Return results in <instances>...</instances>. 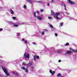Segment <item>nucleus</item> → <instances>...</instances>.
<instances>
[{
    "label": "nucleus",
    "mask_w": 77,
    "mask_h": 77,
    "mask_svg": "<svg viewBox=\"0 0 77 77\" xmlns=\"http://www.w3.org/2000/svg\"><path fill=\"white\" fill-rule=\"evenodd\" d=\"M18 38H19L18 37Z\"/></svg>",
    "instance_id": "53"
},
{
    "label": "nucleus",
    "mask_w": 77,
    "mask_h": 77,
    "mask_svg": "<svg viewBox=\"0 0 77 77\" xmlns=\"http://www.w3.org/2000/svg\"><path fill=\"white\" fill-rule=\"evenodd\" d=\"M64 9L66 11V5L65 4L64 5Z\"/></svg>",
    "instance_id": "22"
},
{
    "label": "nucleus",
    "mask_w": 77,
    "mask_h": 77,
    "mask_svg": "<svg viewBox=\"0 0 77 77\" xmlns=\"http://www.w3.org/2000/svg\"><path fill=\"white\" fill-rule=\"evenodd\" d=\"M36 59H39V56H37L36 55H35L34 57V60H36Z\"/></svg>",
    "instance_id": "8"
},
{
    "label": "nucleus",
    "mask_w": 77,
    "mask_h": 77,
    "mask_svg": "<svg viewBox=\"0 0 77 77\" xmlns=\"http://www.w3.org/2000/svg\"><path fill=\"white\" fill-rule=\"evenodd\" d=\"M70 20H75V19H73V18H70Z\"/></svg>",
    "instance_id": "34"
},
{
    "label": "nucleus",
    "mask_w": 77,
    "mask_h": 77,
    "mask_svg": "<svg viewBox=\"0 0 77 77\" xmlns=\"http://www.w3.org/2000/svg\"><path fill=\"white\" fill-rule=\"evenodd\" d=\"M60 13H59L57 12L55 14H54V18H55L57 20H58L59 19V17H58V16L59 15Z\"/></svg>",
    "instance_id": "4"
},
{
    "label": "nucleus",
    "mask_w": 77,
    "mask_h": 77,
    "mask_svg": "<svg viewBox=\"0 0 77 77\" xmlns=\"http://www.w3.org/2000/svg\"><path fill=\"white\" fill-rule=\"evenodd\" d=\"M48 6H50V3L48 4Z\"/></svg>",
    "instance_id": "42"
},
{
    "label": "nucleus",
    "mask_w": 77,
    "mask_h": 77,
    "mask_svg": "<svg viewBox=\"0 0 77 77\" xmlns=\"http://www.w3.org/2000/svg\"><path fill=\"white\" fill-rule=\"evenodd\" d=\"M72 51H73L74 52H77V50L72 49Z\"/></svg>",
    "instance_id": "20"
},
{
    "label": "nucleus",
    "mask_w": 77,
    "mask_h": 77,
    "mask_svg": "<svg viewBox=\"0 0 77 77\" xmlns=\"http://www.w3.org/2000/svg\"><path fill=\"white\" fill-rule=\"evenodd\" d=\"M40 11L41 12H43V11H44V10L43 9H41Z\"/></svg>",
    "instance_id": "37"
},
{
    "label": "nucleus",
    "mask_w": 77,
    "mask_h": 77,
    "mask_svg": "<svg viewBox=\"0 0 77 77\" xmlns=\"http://www.w3.org/2000/svg\"><path fill=\"white\" fill-rule=\"evenodd\" d=\"M23 8H24V9H26V8H27V6H26V5H24L23 6Z\"/></svg>",
    "instance_id": "21"
},
{
    "label": "nucleus",
    "mask_w": 77,
    "mask_h": 77,
    "mask_svg": "<svg viewBox=\"0 0 77 77\" xmlns=\"http://www.w3.org/2000/svg\"><path fill=\"white\" fill-rule=\"evenodd\" d=\"M2 62H3V61H2Z\"/></svg>",
    "instance_id": "50"
},
{
    "label": "nucleus",
    "mask_w": 77,
    "mask_h": 77,
    "mask_svg": "<svg viewBox=\"0 0 77 77\" xmlns=\"http://www.w3.org/2000/svg\"><path fill=\"white\" fill-rule=\"evenodd\" d=\"M2 69L7 75H9V73H8V70L6 68L4 67H2Z\"/></svg>",
    "instance_id": "2"
},
{
    "label": "nucleus",
    "mask_w": 77,
    "mask_h": 77,
    "mask_svg": "<svg viewBox=\"0 0 77 77\" xmlns=\"http://www.w3.org/2000/svg\"><path fill=\"white\" fill-rule=\"evenodd\" d=\"M69 44L68 43H67L66 44V45H69Z\"/></svg>",
    "instance_id": "30"
},
{
    "label": "nucleus",
    "mask_w": 77,
    "mask_h": 77,
    "mask_svg": "<svg viewBox=\"0 0 77 77\" xmlns=\"http://www.w3.org/2000/svg\"><path fill=\"white\" fill-rule=\"evenodd\" d=\"M34 15L35 17H36V12H34Z\"/></svg>",
    "instance_id": "19"
},
{
    "label": "nucleus",
    "mask_w": 77,
    "mask_h": 77,
    "mask_svg": "<svg viewBox=\"0 0 77 77\" xmlns=\"http://www.w3.org/2000/svg\"><path fill=\"white\" fill-rule=\"evenodd\" d=\"M60 52H61V51H57V53H60Z\"/></svg>",
    "instance_id": "40"
},
{
    "label": "nucleus",
    "mask_w": 77,
    "mask_h": 77,
    "mask_svg": "<svg viewBox=\"0 0 77 77\" xmlns=\"http://www.w3.org/2000/svg\"><path fill=\"white\" fill-rule=\"evenodd\" d=\"M38 3H42V2H41V1H38Z\"/></svg>",
    "instance_id": "29"
},
{
    "label": "nucleus",
    "mask_w": 77,
    "mask_h": 77,
    "mask_svg": "<svg viewBox=\"0 0 77 77\" xmlns=\"http://www.w3.org/2000/svg\"><path fill=\"white\" fill-rule=\"evenodd\" d=\"M51 14L52 15H54V12H52Z\"/></svg>",
    "instance_id": "27"
},
{
    "label": "nucleus",
    "mask_w": 77,
    "mask_h": 77,
    "mask_svg": "<svg viewBox=\"0 0 77 77\" xmlns=\"http://www.w3.org/2000/svg\"><path fill=\"white\" fill-rule=\"evenodd\" d=\"M8 23L10 24H13V23L12 22L8 21Z\"/></svg>",
    "instance_id": "18"
},
{
    "label": "nucleus",
    "mask_w": 77,
    "mask_h": 77,
    "mask_svg": "<svg viewBox=\"0 0 77 77\" xmlns=\"http://www.w3.org/2000/svg\"><path fill=\"white\" fill-rule=\"evenodd\" d=\"M72 53V52L70 51H67V54H71Z\"/></svg>",
    "instance_id": "12"
},
{
    "label": "nucleus",
    "mask_w": 77,
    "mask_h": 77,
    "mask_svg": "<svg viewBox=\"0 0 77 77\" xmlns=\"http://www.w3.org/2000/svg\"><path fill=\"white\" fill-rule=\"evenodd\" d=\"M22 40L23 41H24V44H27V43L28 42H27V40H24V39H23Z\"/></svg>",
    "instance_id": "11"
},
{
    "label": "nucleus",
    "mask_w": 77,
    "mask_h": 77,
    "mask_svg": "<svg viewBox=\"0 0 77 77\" xmlns=\"http://www.w3.org/2000/svg\"><path fill=\"white\" fill-rule=\"evenodd\" d=\"M26 65V64L24 63V62H23V66H24Z\"/></svg>",
    "instance_id": "32"
},
{
    "label": "nucleus",
    "mask_w": 77,
    "mask_h": 77,
    "mask_svg": "<svg viewBox=\"0 0 77 77\" xmlns=\"http://www.w3.org/2000/svg\"><path fill=\"white\" fill-rule=\"evenodd\" d=\"M37 14H39V11H37Z\"/></svg>",
    "instance_id": "43"
},
{
    "label": "nucleus",
    "mask_w": 77,
    "mask_h": 77,
    "mask_svg": "<svg viewBox=\"0 0 77 77\" xmlns=\"http://www.w3.org/2000/svg\"><path fill=\"white\" fill-rule=\"evenodd\" d=\"M10 12L11 14H14V11L12 10V9H10Z\"/></svg>",
    "instance_id": "13"
},
{
    "label": "nucleus",
    "mask_w": 77,
    "mask_h": 77,
    "mask_svg": "<svg viewBox=\"0 0 77 77\" xmlns=\"http://www.w3.org/2000/svg\"><path fill=\"white\" fill-rule=\"evenodd\" d=\"M15 74L16 75H18V73H16Z\"/></svg>",
    "instance_id": "39"
},
{
    "label": "nucleus",
    "mask_w": 77,
    "mask_h": 77,
    "mask_svg": "<svg viewBox=\"0 0 77 77\" xmlns=\"http://www.w3.org/2000/svg\"><path fill=\"white\" fill-rule=\"evenodd\" d=\"M50 26V27H51V28H54L53 26V25H49Z\"/></svg>",
    "instance_id": "24"
},
{
    "label": "nucleus",
    "mask_w": 77,
    "mask_h": 77,
    "mask_svg": "<svg viewBox=\"0 0 77 77\" xmlns=\"http://www.w3.org/2000/svg\"><path fill=\"white\" fill-rule=\"evenodd\" d=\"M27 66H30L31 70L33 71L35 70V68H34V67L33 66H32V62H29V63L27 64Z\"/></svg>",
    "instance_id": "1"
},
{
    "label": "nucleus",
    "mask_w": 77,
    "mask_h": 77,
    "mask_svg": "<svg viewBox=\"0 0 77 77\" xmlns=\"http://www.w3.org/2000/svg\"><path fill=\"white\" fill-rule=\"evenodd\" d=\"M2 30H3V29H2V28L0 29V31H2Z\"/></svg>",
    "instance_id": "35"
},
{
    "label": "nucleus",
    "mask_w": 77,
    "mask_h": 77,
    "mask_svg": "<svg viewBox=\"0 0 77 77\" xmlns=\"http://www.w3.org/2000/svg\"><path fill=\"white\" fill-rule=\"evenodd\" d=\"M68 1H69V3L70 4V5H75V3L74 2L72 1H71L70 0H68Z\"/></svg>",
    "instance_id": "7"
},
{
    "label": "nucleus",
    "mask_w": 77,
    "mask_h": 77,
    "mask_svg": "<svg viewBox=\"0 0 77 77\" xmlns=\"http://www.w3.org/2000/svg\"><path fill=\"white\" fill-rule=\"evenodd\" d=\"M14 26L15 27H18V25L14 24Z\"/></svg>",
    "instance_id": "26"
},
{
    "label": "nucleus",
    "mask_w": 77,
    "mask_h": 77,
    "mask_svg": "<svg viewBox=\"0 0 77 77\" xmlns=\"http://www.w3.org/2000/svg\"><path fill=\"white\" fill-rule=\"evenodd\" d=\"M51 3H54V1H53V0H51Z\"/></svg>",
    "instance_id": "33"
},
{
    "label": "nucleus",
    "mask_w": 77,
    "mask_h": 77,
    "mask_svg": "<svg viewBox=\"0 0 77 77\" xmlns=\"http://www.w3.org/2000/svg\"><path fill=\"white\" fill-rule=\"evenodd\" d=\"M55 35L56 36H57V34L55 33Z\"/></svg>",
    "instance_id": "36"
},
{
    "label": "nucleus",
    "mask_w": 77,
    "mask_h": 77,
    "mask_svg": "<svg viewBox=\"0 0 77 77\" xmlns=\"http://www.w3.org/2000/svg\"><path fill=\"white\" fill-rule=\"evenodd\" d=\"M58 62H61V60H59Z\"/></svg>",
    "instance_id": "41"
},
{
    "label": "nucleus",
    "mask_w": 77,
    "mask_h": 77,
    "mask_svg": "<svg viewBox=\"0 0 77 77\" xmlns=\"http://www.w3.org/2000/svg\"><path fill=\"white\" fill-rule=\"evenodd\" d=\"M2 69L7 75H9V73H8V70L6 68L4 67H2Z\"/></svg>",
    "instance_id": "3"
},
{
    "label": "nucleus",
    "mask_w": 77,
    "mask_h": 77,
    "mask_svg": "<svg viewBox=\"0 0 77 77\" xmlns=\"http://www.w3.org/2000/svg\"><path fill=\"white\" fill-rule=\"evenodd\" d=\"M60 77H64V76H61Z\"/></svg>",
    "instance_id": "48"
},
{
    "label": "nucleus",
    "mask_w": 77,
    "mask_h": 77,
    "mask_svg": "<svg viewBox=\"0 0 77 77\" xmlns=\"http://www.w3.org/2000/svg\"><path fill=\"white\" fill-rule=\"evenodd\" d=\"M16 17H13L12 18L13 20H15L16 19Z\"/></svg>",
    "instance_id": "25"
},
{
    "label": "nucleus",
    "mask_w": 77,
    "mask_h": 77,
    "mask_svg": "<svg viewBox=\"0 0 77 77\" xmlns=\"http://www.w3.org/2000/svg\"><path fill=\"white\" fill-rule=\"evenodd\" d=\"M26 2L28 3H29L30 4H32V3H34L35 2H36V1L34 0H26Z\"/></svg>",
    "instance_id": "5"
},
{
    "label": "nucleus",
    "mask_w": 77,
    "mask_h": 77,
    "mask_svg": "<svg viewBox=\"0 0 77 77\" xmlns=\"http://www.w3.org/2000/svg\"><path fill=\"white\" fill-rule=\"evenodd\" d=\"M48 19H51H51H52V18H51V17H48Z\"/></svg>",
    "instance_id": "28"
},
{
    "label": "nucleus",
    "mask_w": 77,
    "mask_h": 77,
    "mask_svg": "<svg viewBox=\"0 0 77 77\" xmlns=\"http://www.w3.org/2000/svg\"><path fill=\"white\" fill-rule=\"evenodd\" d=\"M1 75H0V77H1Z\"/></svg>",
    "instance_id": "52"
},
{
    "label": "nucleus",
    "mask_w": 77,
    "mask_h": 77,
    "mask_svg": "<svg viewBox=\"0 0 77 77\" xmlns=\"http://www.w3.org/2000/svg\"><path fill=\"white\" fill-rule=\"evenodd\" d=\"M49 72L50 73H51V74L52 75H54V74L55 73V72L54 71L52 72V70H50Z\"/></svg>",
    "instance_id": "10"
},
{
    "label": "nucleus",
    "mask_w": 77,
    "mask_h": 77,
    "mask_svg": "<svg viewBox=\"0 0 77 77\" xmlns=\"http://www.w3.org/2000/svg\"><path fill=\"white\" fill-rule=\"evenodd\" d=\"M41 70H39L38 72H41Z\"/></svg>",
    "instance_id": "44"
},
{
    "label": "nucleus",
    "mask_w": 77,
    "mask_h": 77,
    "mask_svg": "<svg viewBox=\"0 0 77 77\" xmlns=\"http://www.w3.org/2000/svg\"><path fill=\"white\" fill-rule=\"evenodd\" d=\"M63 22L60 23V26H63Z\"/></svg>",
    "instance_id": "23"
},
{
    "label": "nucleus",
    "mask_w": 77,
    "mask_h": 77,
    "mask_svg": "<svg viewBox=\"0 0 77 77\" xmlns=\"http://www.w3.org/2000/svg\"><path fill=\"white\" fill-rule=\"evenodd\" d=\"M70 50H71V49L70 48Z\"/></svg>",
    "instance_id": "51"
},
{
    "label": "nucleus",
    "mask_w": 77,
    "mask_h": 77,
    "mask_svg": "<svg viewBox=\"0 0 77 77\" xmlns=\"http://www.w3.org/2000/svg\"><path fill=\"white\" fill-rule=\"evenodd\" d=\"M37 18L38 20H42V17L40 16H37Z\"/></svg>",
    "instance_id": "9"
},
{
    "label": "nucleus",
    "mask_w": 77,
    "mask_h": 77,
    "mask_svg": "<svg viewBox=\"0 0 77 77\" xmlns=\"http://www.w3.org/2000/svg\"><path fill=\"white\" fill-rule=\"evenodd\" d=\"M25 71L26 72V73H28V71H29V70H28V69L27 68H26L25 69Z\"/></svg>",
    "instance_id": "14"
},
{
    "label": "nucleus",
    "mask_w": 77,
    "mask_h": 77,
    "mask_svg": "<svg viewBox=\"0 0 77 77\" xmlns=\"http://www.w3.org/2000/svg\"><path fill=\"white\" fill-rule=\"evenodd\" d=\"M21 69H23V70H25L26 68H25V67L23 66L21 67Z\"/></svg>",
    "instance_id": "16"
},
{
    "label": "nucleus",
    "mask_w": 77,
    "mask_h": 77,
    "mask_svg": "<svg viewBox=\"0 0 77 77\" xmlns=\"http://www.w3.org/2000/svg\"><path fill=\"white\" fill-rule=\"evenodd\" d=\"M62 75L60 73H58L57 75V77H60Z\"/></svg>",
    "instance_id": "15"
},
{
    "label": "nucleus",
    "mask_w": 77,
    "mask_h": 77,
    "mask_svg": "<svg viewBox=\"0 0 77 77\" xmlns=\"http://www.w3.org/2000/svg\"><path fill=\"white\" fill-rule=\"evenodd\" d=\"M17 37H18V36H20V34L19 33H17Z\"/></svg>",
    "instance_id": "17"
},
{
    "label": "nucleus",
    "mask_w": 77,
    "mask_h": 77,
    "mask_svg": "<svg viewBox=\"0 0 77 77\" xmlns=\"http://www.w3.org/2000/svg\"><path fill=\"white\" fill-rule=\"evenodd\" d=\"M24 56L25 58H27L28 59L29 58L30 56L29 54L27 52H26L24 54Z\"/></svg>",
    "instance_id": "6"
},
{
    "label": "nucleus",
    "mask_w": 77,
    "mask_h": 77,
    "mask_svg": "<svg viewBox=\"0 0 77 77\" xmlns=\"http://www.w3.org/2000/svg\"><path fill=\"white\" fill-rule=\"evenodd\" d=\"M45 33L44 32H43L42 33V35H44Z\"/></svg>",
    "instance_id": "31"
},
{
    "label": "nucleus",
    "mask_w": 77,
    "mask_h": 77,
    "mask_svg": "<svg viewBox=\"0 0 77 77\" xmlns=\"http://www.w3.org/2000/svg\"><path fill=\"white\" fill-rule=\"evenodd\" d=\"M48 31V30L46 29V32H47Z\"/></svg>",
    "instance_id": "47"
},
{
    "label": "nucleus",
    "mask_w": 77,
    "mask_h": 77,
    "mask_svg": "<svg viewBox=\"0 0 77 77\" xmlns=\"http://www.w3.org/2000/svg\"><path fill=\"white\" fill-rule=\"evenodd\" d=\"M33 44L34 45H36V43L35 42H33Z\"/></svg>",
    "instance_id": "38"
},
{
    "label": "nucleus",
    "mask_w": 77,
    "mask_h": 77,
    "mask_svg": "<svg viewBox=\"0 0 77 77\" xmlns=\"http://www.w3.org/2000/svg\"><path fill=\"white\" fill-rule=\"evenodd\" d=\"M8 75H7V76H6L5 77H8Z\"/></svg>",
    "instance_id": "49"
},
{
    "label": "nucleus",
    "mask_w": 77,
    "mask_h": 77,
    "mask_svg": "<svg viewBox=\"0 0 77 77\" xmlns=\"http://www.w3.org/2000/svg\"><path fill=\"white\" fill-rule=\"evenodd\" d=\"M22 24H24V23H22Z\"/></svg>",
    "instance_id": "46"
},
{
    "label": "nucleus",
    "mask_w": 77,
    "mask_h": 77,
    "mask_svg": "<svg viewBox=\"0 0 77 77\" xmlns=\"http://www.w3.org/2000/svg\"><path fill=\"white\" fill-rule=\"evenodd\" d=\"M13 74H15V72H13Z\"/></svg>",
    "instance_id": "45"
}]
</instances>
